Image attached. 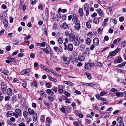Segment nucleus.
Returning a JSON list of instances; mask_svg holds the SVG:
<instances>
[{"mask_svg": "<svg viewBox=\"0 0 126 126\" xmlns=\"http://www.w3.org/2000/svg\"><path fill=\"white\" fill-rule=\"evenodd\" d=\"M46 48H41V49L43 50L45 53L47 54H50L51 53V50L47 44L46 45Z\"/></svg>", "mask_w": 126, "mask_h": 126, "instance_id": "obj_1", "label": "nucleus"}, {"mask_svg": "<svg viewBox=\"0 0 126 126\" xmlns=\"http://www.w3.org/2000/svg\"><path fill=\"white\" fill-rule=\"evenodd\" d=\"M94 65V64L93 63H88L86 64L85 66L84 67L85 69L87 70L90 69L91 67Z\"/></svg>", "mask_w": 126, "mask_h": 126, "instance_id": "obj_2", "label": "nucleus"}, {"mask_svg": "<svg viewBox=\"0 0 126 126\" xmlns=\"http://www.w3.org/2000/svg\"><path fill=\"white\" fill-rule=\"evenodd\" d=\"M74 41L73 44L74 45L76 46H77L79 45L80 41L79 38L76 37Z\"/></svg>", "mask_w": 126, "mask_h": 126, "instance_id": "obj_3", "label": "nucleus"}, {"mask_svg": "<svg viewBox=\"0 0 126 126\" xmlns=\"http://www.w3.org/2000/svg\"><path fill=\"white\" fill-rule=\"evenodd\" d=\"M1 90L2 92H5L7 88L6 85L5 83L4 82H2L1 84Z\"/></svg>", "mask_w": 126, "mask_h": 126, "instance_id": "obj_4", "label": "nucleus"}, {"mask_svg": "<svg viewBox=\"0 0 126 126\" xmlns=\"http://www.w3.org/2000/svg\"><path fill=\"white\" fill-rule=\"evenodd\" d=\"M63 62L64 64H67L70 63V59L66 57H64L63 58Z\"/></svg>", "mask_w": 126, "mask_h": 126, "instance_id": "obj_5", "label": "nucleus"}, {"mask_svg": "<svg viewBox=\"0 0 126 126\" xmlns=\"http://www.w3.org/2000/svg\"><path fill=\"white\" fill-rule=\"evenodd\" d=\"M69 39L70 42H73L75 40V35L74 33H72L69 35Z\"/></svg>", "mask_w": 126, "mask_h": 126, "instance_id": "obj_6", "label": "nucleus"}, {"mask_svg": "<svg viewBox=\"0 0 126 126\" xmlns=\"http://www.w3.org/2000/svg\"><path fill=\"white\" fill-rule=\"evenodd\" d=\"M94 44L97 46H98L99 44V40L96 37L95 38L93 41Z\"/></svg>", "mask_w": 126, "mask_h": 126, "instance_id": "obj_7", "label": "nucleus"}, {"mask_svg": "<svg viewBox=\"0 0 126 126\" xmlns=\"http://www.w3.org/2000/svg\"><path fill=\"white\" fill-rule=\"evenodd\" d=\"M81 84L84 85H87L89 86H92L94 85H95L96 83H85L83 82H81Z\"/></svg>", "mask_w": 126, "mask_h": 126, "instance_id": "obj_8", "label": "nucleus"}, {"mask_svg": "<svg viewBox=\"0 0 126 126\" xmlns=\"http://www.w3.org/2000/svg\"><path fill=\"white\" fill-rule=\"evenodd\" d=\"M96 11L97 13L99 14L100 16L102 17H104L103 12L100 8H99Z\"/></svg>", "mask_w": 126, "mask_h": 126, "instance_id": "obj_9", "label": "nucleus"}, {"mask_svg": "<svg viewBox=\"0 0 126 126\" xmlns=\"http://www.w3.org/2000/svg\"><path fill=\"white\" fill-rule=\"evenodd\" d=\"M89 51L90 50L89 48H86V49L85 51L83 53V54L85 56H88L89 54Z\"/></svg>", "mask_w": 126, "mask_h": 126, "instance_id": "obj_10", "label": "nucleus"}, {"mask_svg": "<svg viewBox=\"0 0 126 126\" xmlns=\"http://www.w3.org/2000/svg\"><path fill=\"white\" fill-rule=\"evenodd\" d=\"M73 49V47L72 44H69L68 45L67 50L69 51H72Z\"/></svg>", "mask_w": 126, "mask_h": 126, "instance_id": "obj_11", "label": "nucleus"}, {"mask_svg": "<svg viewBox=\"0 0 126 126\" xmlns=\"http://www.w3.org/2000/svg\"><path fill=\"white\" fill-rule=\"evenodd\" d=\"M50 71L54 76L58 77H59L61 76V75H60L58 74L55 71H54L52 69L50 70Z\"/></svg>", "mask_w": 126, "mask_h": 126, "instance_id": "obj_12", "label": "nucleus"}, {"mask_svg": "<svg viewBox=\"0 0 126 126\" xmlns=\"http://www.w3.org/2000/svg\"><path fill=\"white\" fill-rule=\"evenodd\" d=\"M78 13L80 16L82 17L83 16V10L82 8H80L79 9Z\"/></svg>", "mask_w": 126, "mask_h": 126, "instance_id": "obj_13", "label": "nucleus"}, {"mask_svg": "<svg viewBox=\"0 0 126 126\" xmlns=\"http://www.w3.org/2000/svg\"><path fill=\"white\" fill-rule=\"evenodd\" d=\"M16 113L19 116H20L21 114V110L19 109H16L15 110Z\"/></svg>", "mask_w": 126, "mask_h": 126, "instance_id": "obj_14", "label": "nucleus"}, {"mask_svg": "<svg viewBox=\"0 0 126 126\" xmlns=\"http://www.w3.org/2000/svg\"><path fill=\"white\" fill-rule=\"evenodd\" d=\"M14 112L11 111H8L7 113V116L8 117H11L13 115Z\"/></svg>", "mask_w": 126, "mask_h": 126, "instance_id": "obj_15", "label": "nucleus"}, {"mask_svg": "<svg viewBox=\"0 0 126 126\" xmlns=\"http://www.w3.org/2000/svg\"><path fill=\"white\" fill-rule=\"evenodd\" d=\"M121 40V39L120 38H118L114 40L113 42V43L115 44H117Z\"/></svg>", "mask_w": 126, "mask_h": 126, "instance_id": "obj_16", "label": "nucleus"}, {"mask_svg": "<svg viewBox=\"0 0 126 126\" xmlns=\"http://www.w3.org/2000/svg\"><path fill=\"white\" fill-rule=\"evenodd\" d=\"M37 114L35 113L33 114L32 117L33 120L34 122L36 121L37 120Z\"/></svg>", "mask_w": 126, "mask_h": 126, "instance_id": "obj_17", "label": "nucleus"}, {"mask_svg": "<svg viewBox=\"0 0 126 126\" xmlns=\"http://www.w3.org/2000/svg\"><path fill=\"white\" fill-rule=\"evenodd\" d=\"M39 66L41 68L45 70L47 72H48L49 71V70L45 66L41 64H40Z\"/></svg>", "mask_w": 126, "mask_h": 126, "instance_id": "obj_18", "label": "nucleus"}, {"mask_svg": "<svg viewBox=\"0 0 126 126\" xmlns=\"http://www.w3.org/2000/svg\"><path fill=\"white\" fill-rule=\"evenodd\" d=\"M78 59L80 61H83L85 59V57L82 55H79L78 57Z\"/></svg>", "mask_w": 126, "mask_h": 126, "instance_id": "obj_19", "label": "nucleus"}, {"mask_svg": "<svg viewBox=\"0 0 126 126\" xmlns=\"http://www.w3.org/2000/svg\"><path fill=\"white\" fill-rule=\"evenodd\" d=\"M28 110L29 113L30 115L33 114L35 113L34 110H32L30 108L28 109Z\"/></svg>", "mask_w": 126, "mask_h": 126, "instance_id": "obj_20", "label": "nucleus"}, {"mask_svg": "<svg viewBox=\"0 0 126 126\" xmlns=\"http://www.w3.org/2000/svg\"><path fill=\"white\" fill-rule=\"evenodd\" d=\"M12 90L10 88L7 89V94L9 96H11L12 94Z\"/></svg>", "mask_w": 126, "mask_h": 126, "instance_id": "obj_21", "label": "nucleus"}, {"mask_svg": "<svg viewBox=\"0 0 126 126\" xmlns=\"http://www.w3.org/2000/svg\"><path fill=\"white\" fill-rule=\"evenodd\" d=\"M63 83L70 86H72L74 85L73 83L69 81H64Z\"/></svg>", "mask_w": 126, "mask_h": 126, "instance_id": "obj_22", "label": "nucleus"}, {"mask_svg": "<svg viewBox=\"0 0 126 126\" xmlns=\"http://www.w3.org/2000/svg\"><path fill=\"white\" fill-rule=\"evenodd\" d=\"M89 5L86 3L84 5V10H89Z\"/></svg>", "mask_w": 126, "mask_h": 126, "instance_id": "obj_23", "label": "nucleus"}, {"mask_svg": "<svg viewBox=\"0 0 126 126\" xmlns=\"http://www.w3.org/2000/svg\"><path fill=\"white\" fill-rule=\"evenodd\" d=\"M74 27L76 29L78 30H79L80 28V23L75 25L74 26Z\"/></svg>", "mask_w": 126, "mask_h": 126, "instance_id": "obj_24", "label": "nucleus"}, {"mask_svg": "<svg viewBox=\"0 0 126 126\" xmlns=\"http://www.w3.org/2000/svg\"><path fill=\"white\" fill-rule=\"evenodd\" d=\"M47 77H48V79H49V80L52 81H53L55 82H57V80L56 79H55L53 78H52L49 75H48L47 76Z\"/></svg>", "mask_w": 126, "mask_h": 126, "instance_id": "obj_25", "label": "nucleus"}, {"mask_svg": "<svg viewBox=\"0 0 126 126\" xmlns=\"http://www.w3.org/2000/svg\"><path fill=\"white\" fill-rule=\"evenodd\" d=\"M37 45L40 47H44L46 45L45 43L44 42H43L41 43H37Z\"/></svg>", "mask_w": 126, "mask_h": 126, "instance_id": "obj_26", "label": "nucleus"}, {"mask_svg": "<svg viewBox=\"0 0 126 126\" xmlns=\"http://www.w3.org/2000/svg\"><path fill=\"white\" fill-rule=\"evenodd\" d=\"M29 72V71L28 70L25 69L22 72V74L27 75L28 74V73Z\"/></svg>", "mask_w": 126, "mask_h": 126, "instance_id": "obj_27", "label": "nucleus"}, {"mask_svg": "<svg viewBox=\"0 0 126 126\" xmlns=\"http://www.w3.org/2000/svg\"><path fill=\"white\" fill-rule=\"evenodd\" d=\"M3 23L5 27H7V26L8 25V23L6 19L4 18V19Z\"/></svg>", "mask_w": 126, "mask_h": 126, "instance_id": "obj_28", "label": "nucleus"}, {"mask_svg": "<svg viewBox=\"0 0 126 126\" xmlns=\"http://www.w3.org/2000/svg\"><path fill=\"white\" fill-rule=\"evenodd\" d=\"M109 116L110 115L107 112H105L103 113L102 114V117L104 118L107 117H109Z\"/></svg>", "mask_w": 126, "mask_h": 126, "instance_id": "obj_29", "label": "nucleus"}, {"mask_svg": "<svg viewBox=\"0 0 126 126\" xmlns=\"http://www.w3.org/2000/svg\"><path fill=\"white\" fill-rule=\"evenodd\" d=\"M68 26V25L66 23H63V28L64 29H67Z\"/></svg>", "mask_w": 126, "mask_h": 126, "instance_id": "obj_30", "label": "nucleus"}, {"mask_svg": "<svg viewBox=\"0 0 126 126\" xmlns=\"http://www.w3.org/2000/svg\"><path fill=\"white\" fill-rule=\"evenodd\" d=\"M116 96L117 97H119L120 96L122 95L123 96L124 94L123 92H118L116 93Z\"/></svg>", "mask_w": 126, "mask_h": 126, "instance_id": "obj_31", "label": "nucleus"}, {"mask_svg": "<svg viewBox=\"0 0 126 126\" xmlns=\"http://www.w3.org/2000/svg\"><path fill=\"white\" fill-rule=\"evenodd\" d=\"M78 20V19L76 15H73V18L72 19V21L74 22Z\"/></svg>", "mask_w": 126, "mask_h": 126, "instance_id": "obj_32", "label": "nucleus"}, {"mask_svg": "<svg viewBox=\"0 0 126 126\" xmlns=\"http://www.w3.org/2000/svg\"><path fill=\"white\" fill-rule=\"evenodd\" d=\"M23 115L24 116V117L25 118H27L28 116V112L26 111L23 112Z\"/></svg>", "mask_w": 126, "mask_h": 126, "instance_id": "obj_33", "label": "nucleus"}, {"mask_svg": "<svg viewBox=\"0 0 126 126\" xmlns=\"http://www.w3.org/2000/svg\"><path fill=\"white\" fill-rule=\"evenodd\" d=\"M92 36L93 33L91 32H89L87 34L88 38H91Z\"/></svg>", "mask_w": 126, "mask_h": 126, "instance_id": "obj_34", "label": "nucleus"}, {"mask_svg": "<svg viewBox=\"0 0 126 126\" xmlns=\"http://www.w3.org/2000/svg\"><path fill=\"white\" fill-rule=\"evenodd\" d=\"M126 44V42L124 41L122 42L121 44V45L122 47L124 48L125 47V46Z\"/></svg>", "mask_w": 126, "mask_h": 126, "instance_id": "obj_35", "label": "nucleus"}, {"mask_svg": "<svg viewBox=\"0 0 126 126\" xmlns=\"http://www.w3.org/2000/svg\"><path fill=\"white\" fill-rule=\"evenodd\" d=\"M117 121L119 123L122 122L123 118L121 117H119L117 118Z\"/></svg>", "mask_w": 126, "mask_h": 126, "instance_id": "obj_36", "label": "nucleus"}, {"mask_svg": "<svg viewBox=\"0 0 126 126\" xmlns=\"http://www.w3.org/2000/svg\"><path fill=\"white\" fill-rule=\"evenodd\" d=\"M86 41L87 44L88 45H90L91 42L90 38H88Z\"/></svg>", "mask_w": 126, "mask_h": 126, "instance_id": "obj_37", "label": "nucleus"}, {"mask_svg": "<svg viewBox=\"0 0 126 126\" xmlns=\"http://www.w3.org/2000/svg\"><path fill=\"white\" fill-rule=\"evenodd\" d=\"M47 98L48 99L51 101H53L54 100V98L50 96H48Z\"/></svg>", "mask_w": 126, "mask_h": 126, "instance_id": "obj_38", "label": "nucleus"}, {"mask_svg": "<svg viewBox=\"0 0 126 126\" xmlns=\"http://www.w3.org/2000/svg\"><path fill=\"white\" fill-rule=\"evenodd\" d=\"M8 59L9 60H10L11 62H16V60L14 58H9Z\"/></svg>", "mask_w": 126, "mask_h": 126, "instance_id": "obj_39", "label": "nucleus"}, {"mask_svg": "<svg viewBox=\"0 0 126 126\" xmlns=\"http://www.w3.org/2000/svg\"><path fill=\"white\" fill-rule=\"evenodd\" d=\"M93 22L96 24H97L99 22V20L97 18H95L93 20Z\"/></svg>", "mask_w": 126, "mask_h": 126, "instance_id": "obj_40", "label": "nucleus"}, {"mask_svg": "<svg viewBox=\"0 0 126 126\" xmlns=\"http://www.w3.org/2000/svg\"><path fill=\"white\" fill-rule=\"evenodd\" d=\"M58 41L60 44H62L63 41V39L62 38H60L58 39Z\"/></svg>", "mask_w": 126, "mask_h": 126, "instance_id": "obj_41", "label": "nucleus"}, {"mask_svg": "<svg viewBox=\"0 0 126 126\" xmlns=\"http://www.w3.org/2000/svg\"><path fill=\"white\" fill-rule=\"evenodd\" d=\"M86 25L87 27L88 28H91V25L90 23L88 22H87L86 23Z\"/></svg>", "mask_w": 126, "mask_h": 126, "instance_id": "obj_42", "label": "nucleus"}, {"mask_svg": "<svg viewBox=\"0 0 126 126\" xmlns=\"http://www.w3.org/2000/svg\"><path fill=\"white\" fill-rule=\"evenodd\" d=\"M24 56V54L22 52H21L18 54L17 55L18 57H22Z\"/></svg>", "mask_w": 126, "mask_h": 126, "instance_id": "obj_43", "label": "nucleus"}, {"mask_svg": "<svg viewBox=\"0 0 126 126\" xmlns=\"http://www.w3.org/2000/svg\"><path fill=\"white\" fill-rule=\"evenodd\" d=\"M85 75L90 80L91 78V75L89 74H85Z\"/></svg>", "mask_w": 126, "mask_h": 126, "instance_id": "obj_44", "label": "nucleus"}, {"mask_svg": "<svg viewBox=\"0 0 126 126\" xmlns=\"http://www.w3.org/2000/svg\"><path fill=\"white\" fill-rule=\"evenodd\" d=\"M112 92H117L118 90L114 88H112L110 90Z\"/></svg>", "mask_w": 126, "mask_h": 126, "instance_id": "obj_45", "label": "nucleus"}, {"mask_svg": "<svg viewBox=\"0 0 126 126\" xmlns=\"http://www.w3.org/2000/svg\"><path fill=\"white\" fill-rule=\"evenodd\" d=\"M122 59L121 58H119L117 59L118 63H119L122 62Z\"/></svg>", "mask_w": 126, "mask_h": 126, "instance_id": "obj_46", "label": "nucleus"}, {"mask_svg": "<svg viewBox=\"0 0 126 126\" xmlns=\"http://www.w3.org/2000/svg\"><path fill=\"white\" fill-rule=\"evenodd\" d=\"M46 93L48 94H50L52 92L53 93H54L52 91H51V90L50 89H47L46 91Z\"/></svg>", "mask_w": 126, "mask_h": 126, "instance_id": "obj_47", "label": "nucleus"}, {"mask_svg": "<svg viewBox=\"0 0 126 126\" xmlns=\"http://www.w3.org/2000/svg\"><path fill=\"white\" fill-rule=\"evenodd\" d=\"M11 48V46H10L9 45L7 46L6 47V48L7 51H9L10 50Z\"/></svg>", "mask_w": 126, "mask_h": 126, "instance_id": "obj_48", "label": "nucleus"}, {"mask_svg": "<svg viewBox=\"0 0 126 126\" xmlns=\"http://www.w3.org/2000/svg\"><path fill=\"white\" fill-rule=\"evenodd\" d=\"M31 37L30 35H28L26 37L24 38V39L25 40H27L30 38Z\"/></svg>", "mask_w": 126, "mask_h": 126, "instance_id": "obj_49", "label": "nucleus"}, {"mask_svg": "<svg viewBox=\"0 0 126 126\" xmlns=\"http://www.w3.org/2000/svg\"><path fill=\"white\" fill-rule=\"evenodd\" d=\"M52 90H53L55 93H56L58 89L56 87H54L52 89Z\"/></svg>", "mask_w": 126, "mask_h": 126, "instance_id": "obj_50", "label": "nucleus"}, {"mask_svg": "<svg viewBox=\"0 0 126 126\" xmlns=\"http://www.w3.org/2000/svg\"><path fill=\"white\" fill-rule=\"evenodd\" d=\"M102 64L100 62H97V66H102Z\"/></svg>", "mask_w": 126, "mask_h": 126, "instance_id": "obj_51", "label": "nucleus"}, {"mask_svg": "<svg viewBox=\"0 0 126 126\" xmlns=\"http://www.w3.org/2000/svg\"><path fill=\"white\" fill-rule=\"evenodd\" d=\"M44 103L45 105L48 108H50V106L48 103L45 101L44 102Z\"/></svg>", "mask_w": 126, "mask_h": 126, "instance_id": "obj_52", "label": "nucleus"}, {"mask_svg": "<svg viewBox=\"0 0 126 126\" xmlns=\"http://www.w3.org/2000/svg\"><path fill=\"white\" fill-rule=\"evenodd\" d=\"M45 85L46 87L47 88H49L50 86V84L46 82Z\"/></svg>", "mask_w": 126, "mask_h": 126, "instance_id": "obj_53", "label": "nucleus"}, {"mask_svg": "<svg viewBox=\"0 0 126 126\" xmlns=\"http://www.w3.org/2000/svg\"><path fill=\"white\" fill-rule=\"evenodd\" d=\"M38 93L41 95H43L44 94V92L42 91H38Z\"/></svg>", "mask_w": 126, "mask_h": 126, "instance_id": "obj_54", "label": "nucleus"}, {"mask_svg": "<svg viewBox=\"0 0 126 126\" xmlns=\"http://www.w3.org/2000/svg\"><path fill=\"white\" fill-rule=\"evenodd\" d=\"M16 98L15 96H13L12 97V100L13 101H16Z\"/></svg>", "mask_w": 126, "mask_h": 126, "instance_id": "obj_55", "label": "nucleus"}, {"mask_svg": "<svg viewBox=\"0 0 126 126\" xmlns=\"http://www.w3.org/2000/svg\"><path fill=\"white\" fill-rule=\"evenodd\" d=\"M119 20L121 22L123 21L124 20V18L123 17H120L119 18Z\"/></svg>", "mask_w": 126, "mask_h": 126, "instance_id": "obj_56", "label": "nucleus"}, {"mask_svg": "<svg viewBox=\"0 0 126 126\" xmlns=\"http://www.w3.org/2000/svg\"><path fill=\"white\" fill-rule=\"evenodd\" d=\"M74 126H79V124L76 121H75L74 122Z\"/></svg>", "mask_w": 126, "mask_h": 126, "instance_id": "obj_57", "label": "nucleus"}, {"mask_svg": "<svg viewBox=\"0 0 126 126\" xmlns=\"http://www.w3.org/2000/svg\"><path fill=\"white\" fill-rule=\"evenodd\" d=\"M65 108L64 107L63 108H61L60 110L63 112H64L65 111Z\"/></svg>", "mask_w": 126, "mask_h": 126, "instance_id": "obj_58", "label": "nucleus"}, {"mask_svg": "<svg viewBox=\"0 0 126 126\" xmlns=\"http://www.w3.org/2000/svg\"><path fill=\"white\" fill-rule=\"evenodd\" d=\"M64 94L67 96H69L70 95V93L67 92H64Z\"/></svg>", "mask_w": 126, "mask_h": 126, "instance_id": "obj_59", "label": "nucleus"}, {"mask_svg": "<svg viewBox=\"0 0 126 126\" xmlns=\"http://www.w3.org/2000/svg\"><path fill=\"white\" fill-rule=\"evenodd\" d=\"M46 121H47L48 123H50L52 121L48 118H47L46 119Z\"/></svg>", "mask_w": 126, "mask_h": 126, "instance_id": "obj_60", "label": "nucleus"}, {"mask_svg": "<svg viewBox=\"0 0 126 126\" xmlns=\"http://www.w3.org/2000/svg\"><path fill=\"white\" fill-rule=\"evenodd\" d=\"M57 28V26L56 24H54L53 26V28L56 29Z\"/></svg>", "mask_w": 126, "mask_h": 126, "instance_id": "obj_61", "label": "nucleus"}, {"mask_svg": "<svg viewBox=\"0 0 126 126\" xmlns=\"http://www.w3.org/2000/svg\"><path fill=\"white\" fill-rule=\"evenodd\" d=\"M116 52L114 51H112L111 53V55L112 56H114L115 54H116Z\"/></svg>", "mask_w": 126, "mask_h": 126, "instance_id": "obj_62", "label": "nucleus"}, {"mask_svg": "<svg viewBox=\"0 0 126 126\" xmlns=\"http://www.w3.org/2000/svg\"><path fill=\"white\" fill-rule=\"evenodd\" d=\"M13 115H14L15 117L16 118H18V114H17L16 113H15V112H14V113H13Z\"/></svg>", "mask_w": 126, "mask_h": 126, "instance_id": "obj_63", "label": "nucleus"}, {"mask_svg": "<svg viewBox=\"0 0 126 126\" xmlns=\"http://www.w3.org/2000/svg\"><path fill=\"white\" fill-rule=\"evenodd\" d=\"M94 45H92L90 47V49L91 50H93L94 48Z\"/></svg>", "mask_w": 126, "mask_h": 126, "instance_id": "obj_64", "label": "nucleus"}]
</instances>
